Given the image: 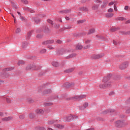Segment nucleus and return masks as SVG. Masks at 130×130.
Segmentation results:
<instances>
[{"mask_svg":"<svg viewBox=\"0 0 130 130\" xmlns=\"http://www.w3.org/2000/svg\"><path fill=\"white\" fill-rule=\"evenodd\" d=\"M109 80V78L107 77L104 78L103 80V83H101L99 85V87L100 89H107V88H109V87H111V83L110 82L108 81Z\"/></svg>","mask_w":130,"mask_h":130,"instance_id":"f257e3e1","label":"nucleus"},{"mask_svg":"<svg viewBox=\"0 0 130 130\" xmlns=\"http://www.w3.org/2000/svg\"><path fill=\"white\" fill-rule=\"evenodd\" d=\"M115 125L116 127H122L124 125L123 121L118 120L115 122Z\"/></svg>","mask_w":130,"mask_h":130,"instance_id":"f03ea898","label":"nucleus"},{"mask_svg":"<svg viewBox=\"0 0 130 130\" xmlns=\"http://www.w3.org/2000/svg\"><path fill=\"white\" fill-rule=\"evenodd\" d=\"M74 118H77V116L70 115L67 117H65L64 120H66V121H71V120H73Z\"/></svg>","mask_w":130,"mask_h":130,"instance_id":"7ed1b4c3","label":"nucleus"},{"mask_svg":"<svg viewBox=\"0 0 130 130\" xmlns=\"http://www.w3.org/2000/svg\"><path fill=\"white\" fill-rule=\"evenodd\" d=\"M85 97H86L85 95H81V96L77 95L75 97L70 98L69 100H80V99L85 98Z\"/></svg>","mask_w":130,"mask_h":130,"instance_id":"20e7f679","label":"nucleus"},{"mask_svg":"<svg viewBox=\"0 0 130 130\" xmlns=\"http://www.w3.org/2000/svg\"><path fill=\"white\" fill-rule=\"evenodd\" d=\"M127 67H128V63L127 62H125L120 65L119 69H120V70H124L125 69H126Z\"/></svg>","mask_w":130,"mask_h":130,"instance_id":"39448f33","label":"nucleus"},{"mask_svg":"<svg viewBox=\"0 0 130 130\" xmlns=\"http://www.w3.org/2000/svg\"><path fill=\"white\" fill-rule=\"evenodd\" d=\"M103 56H104V54H101L98 55H93L92 56V58L94 59H97L98 58H101V57H103Z\"/></svg>","mask_w":130,"mask_h":130,"instance_id":"423d86ee","label":"nucleus"},{"mask_svg":"<svg viewBox=\"0 0 130 130\" xmlns=\"http://www.w3.org/2000/svg\"><path fill=\"white\" fill-rule=\"evenodd\" d=\"M35 68V65L30 64L27 66L26 70L27 71H29V70H37V69H36Z\"/></svg>","mask_w":130,"mask_h":130,"instance_id":"0eeeda50","label":"nucleus"},{"mask_svg":"<svg viewBox=\"0 0 130 130\" xmlns=\"http://www.w3.org/2000/svg\"><path fill=\"white\" fill-rule=\"evenodd\" d=\"M13 119V117H6L3 119V120L5 121H9V120H12Z\"/></svg>","mask_w":130,"mask_h":130,"instance_id":"6e6552de","label":"nucleus"},{"mask_svg":"<svg viewBox=\"0 0 130 130\" xmlns=\"http://www.w3.org/2000/svg\"><path fill=\"white\" fill-rule=\"evenodd\" d=\"M36 112L38 113V114H43L44 113V111H43V110L42 109H38L37 110Z\"/></svg>","mask_w":130,"mask_h":130,"instance_id":"1a4fd4ad","label":"nucleus"},{"mask_svg":"<svg viewBox=\"0 0 130 130\" xmlns=\"http://www.w3.org/2000/svg\"><path fill=\"white\" fill-rule=\"evenodd\" d=\"M74 71H75V68H72L68 70H66L65 72L66 73H72V72H74Z\"/></svg>","mask_w":130,"mask_h":130,"instance_id":"9d476101","label":"nucleus"},{"mask_svg":"<svg viewBox=\"0 0 130 130\" xmlns=\"http://www.w3.org/2000/svg\"><path fill=\"white\" fill-rule=\"evenodd\" d=\"M52 64L53 67H57L59 66V63L56 61H53L52 62Z\"/></svg>","mask_w":130,"mask_h":130,"instance_id":"9b49d317","label":"nucleus"},{"mask_svg":"<svg viewBox=\"0 0 130 130\" xmlns=\"http://www.w3.org/2000/svg\"><path fill=\"white\" fill-rule=\"evenodd\" d=\"M113 16H114V14L113 13H108L106 14L107 18H112Z\"/></svg>","mask_w":130,"mask_h":130,"instance_id":"f8f14e48","label":"nucleus"},{"mask_svg":"<svg viewBox=\"0 0 130 130\" xmlns=\"http://www.w3.org/2000/svg\"><path fill=\"white\" fill-rule=\"evenodd\" d=\"M76 56V54H71L68 55L66 57L67 58H72V57H75Z\"/></svg>","mask_w":130,"mask_h":130,"instance_id":"ddd939ff","label":"nucleus"},{"mask_svg":"<svg viewBox=\"0 0 130 130\" xmlns=\"http://www.w3.org/2000/svg\"><path fill=\"white\" fill-rule=\"evenodd\" d=\"M122 35H130V30L127 32L125 31H122L121 32Z\"/></svg>","mask_w":130,"mask_h":130,"instance_id":"4468645a","label":"nucleus"},{"mask_svg":"<svg viewBox=\"0 0 130 130\" xmlns=\"http://www.w3.org/2000/svg\"><path fill=\"white\" fill-rule=\"evenodd\" d=\"M56 127L59 128L60 129H62L63 128V125H60L59 124H57L56 125Z\"/></svg>","mask_w":130,"mask_h":130,"instance_id":"2eb2a0df","label":"nucleus"},{"mask_svg":"<svg viewBox=\"0 0 130 130\" xmlns=\"http://www.w3.org/2000/svg\"><path fill=\"white\" fill-rule=\"evenodd\" d=\"M25 63V62L23 60H19L18 61V66H21V64H24Z\"/></svg>","mask_w":130,"mask_h":130,"instance_id":"dca6fc26","label":"nucleus"},{"mask_svg":"<svg viewBox=\"0 0 130 130\" xmlns=\"http://www.w3.org/2000/svg\"><path fill=\"white\" fill-rule=\"evenodd\" d=\"M95 32V29L94 28H92L89 30L88 32V34H92V33H94Z\"/></svg>","mask_w":130,"mask_h":130,"instance_id":"f3484780","label":"nucleus"},{"mask_svg":"<svg viewBox=\"0 0 130 130\" xmlns=\"http://www.w3.org/2000/svg\"><path fill=\"white\" fill-rule=\"evenodd\" d=\"M77 49H82L83 48V46L81 45H78L76 47Z\"/></svg>","mask_w":130,"mask_h":130,"instance_id":"a211bd4d","label":"nucleus"},{"mask_svg":"<svg viewBox=\"0 0 130 130\" xmlns=\"http://www.w3.org/2000/svg\"><path fill=\"white\" fill-rule=\"evenodd\" d=\"M52 103H46L45 104V106H51L52 105Z\"/></svg>","mask_w":130,"mask_h":130,"instance_id":"6ab92c4d","label":"nucleus"},{"mask_svg":"<svg viewBox=\"0 0 130 130\" xmlns=\"http://www.w3.org/2000/svg\"><path fill=\"white\" fill-rule=\"evenodd\" d=\"M53 42H54L53 40H49L46 42L45 43V44H47L48 43H53Z\"/></svg>","mask_w":130,"mask_h":130,"instance_id":"aec40b11","label":"nucleus"},{"mask_svg":"<svg viewBox=\"0 0 130 130\" xmlns=\"http://www.w3.org/2000/svg\"><path fill=\"white\" fill-rule=\"evenodd\" d=\"M62 12H63V13H64L65 14H68V13H70L71 12V10H66Z\"/></svg>","mask_w":130,"mask_h":130,"instance_id":"412c9836","label":"nucleus"},{"mask_svg":"<svg viewBox=\"0 0 130 130\" xmlns=\"http://www.w3.org/2000/svg\"><path fill=\"white\" fill-rule=\"evenodd\" d=\"M32 34V32L29 31L28 34H27V37L28 39H29V38H30V37H31V35Z\"/></svg>","mask_w":130,"mask_h":130,"instance_id":"4be33fe9","label":"nucleus"},{"mask_svg":"<svg viewBox=\"0 0 130 130\" xmlns=\"http://www.w3.org/2000/svg\"><path fill=\"white\" fill-rule=\"evenodd\" d=\"M98 9V5L93 6L92 7V10H97Z\"/></svg>","mask_w":130,"mask_h":130,"instance_id":"5701e85b","label":"nucleus"},{"mask_svg":"<svg viewBox=\"0 0 130 130\" xmlns=\"http://www.w3.org/2000/svg\"><path fill=\"white\" fill-rule=\"evenodd\" d=\"M48 23H49V24H51V25H53V21H52V20L49 19L48 20Z\"/></svg>","mask_w":130,"mask_h":130,"instance_id":"b1692460","label":"nucleus"},{"mask_svg":"<svg viewBox=\"0 0 130 130\" xmlns=\"http://www.w3.org/2000/svg\"><path fill=\"white\" fill-rule=\"evenodd\" d=\"M118 20H119L120 21H124L125 20V18H124V17H119L118 18Z\"/></svg>","mask_w":130,"mask_h":130,"instance_id":"393cba45","label":"nucleus"},{"mask_svg":"<svg viewBox=\"0 0 130 130\" xmlns=\"http://www.w3.org/2000/svg\"><path fill=\"white\" fill-rule=\"evenodd\" d=\"M26 46H27V43H22V47L23 48H25V47H26Z\"/></svg>","mask_w":130,"mask_h":130,"instance_id":"a878e982","label":"nucleus"},{"mask_svg":"<svg viewBox=\"0 0 130 130\" xmlns=\"http://www.w3.org/2000/svg\"><path fill=\"white\" fill-rule=\"evenodd\" d=\"M16 32V33H20V32H21V29L20 28H17Z\"/></svg>","mask_w":130,"mask_h":130,"instance_id":"bb28decb","label":"nucleus"},{"mask_svg":"<svg viewBox=\"0 0 130 130\" xmlns=\"http://www.w3.org/2000/svg\"><path fill=\"white\" fill-rule=\"evenodd\" d=\"M114 9L116 12H117V7H116V4L114 5Z\"/></svg>","mask_w":130,"mask_h":130,"instance_id":"cd10ccee","label":"nucleus"},{"mask_svg":"<svg viewBox=\"0 0 130 130\" xmlns=\"http://www.w3.org/2000/svg\"><path fill=\"white\" fill-rule=\"evenodd\" d=\"M45 52H46V49H43L40 51L41 53H45Z\"/></svg>","mask_w":130,"mask_h":130,"instance_id":"c85d7f7f","label":"nucleus"},{"mask_svg":"<svg viewBox=\"0 0 130 130\" xmlns=\"http://www.w3.org/2000/svg\"><path fill=\"white\" fill-rule=\"evenodd\" d=\"M22 3H23L24 4H25L26 5H27V4H28V1H27L26 0H21Z\"/></svg>","mask_w":130,"mask_h":130,"instance_id":"c756f323","label":"nucleus"},{"mask_svg":"<svg viewBox=\"0 0 130 130\" xmlns=\"http://www.w3.org/2000/svg\"><path fill=\"white\" fill-rule=\"evenodd\" d=\"M108 12L109 13H112L113 12V9L112 8H110L108 10Z\"/></svg>","mask_w":130,"mask_h":130,"instance_id":"7c9ffc66","label":"nucleus"},{"mask_svg":"<svg viewBox=\"0 0 130 130\" xmlns=\"http://www.w3.org/2000/svg\"><path fill=\"white\" fill-rule=\"evenodd\" d=\"M110 30L111 32H114V31H116V28L113 27L110 29Z\"/></svg>","mask_w":130,"mask_h":130,"instance_id":"2f4dec72","label":"nucleus"},{"mask_svg":"<svg viewBox=\"0 0 130 130\" xmlns=\"http://www.w3.org/2000/svg\"><path fill=\"white\" fill-rule=\"evenodd\" d=\"M126 113H130V108H128L126 110Z\"/></svg>","mask_w":130,"mask_h":130,"instance_id":"473e14b6","label":"nucleus"},{"mask_svg":"<svg viewBox=\"0 0 130 130\" xmlns=\"http://www.w3.org/2000/svg\"><path fill=\"white\" fill-rule=\"evenodd\" d=\"M83 106H84V108H86V107H88V103H85L84 104Z\"/></svg>","mask_w":130,"mask_h":130,"instance_id":"72a5a7b5","label":"nucleus"},{"mask_svg":"<svg viewBox=\"0 0 130 130\" xmlns=\"http://www.w3.org/2000/svg\"><path fill=\"white\" fill-rule=\"evenodd\" d=\"M85 22V20H79L78 21V24H80L81 23H84Z\"/></svg>","mask_w":130,"mask_h":130,"instance_id":"f704fd0d","label":"nucleus"},{"mask_svg":"<svg viewBox=\"0 0 130 130\" xmlns=\"http://www.w3.org/2000/svg\"><path fill=\"white\" fill-rule=\"evenodd\" d=\"M28 102L29 103H33V102H34V101L32 99H30L28 100Z\"/></svg>","mask_w":130,"mask_h":130,"instance_id":"c9c22d12","label":"nucleus"},{"mask_svg":"<svg viewBox=\"0 0 130 130\" xmlns=\"http://www.w3.org/2000/svg\"><path fill=\"white\" fill-rule=\"evenodd\" d=\"M88 48H90V46L87 45L86 46L84 47V49H88Z\"/></svg>","mask_w":130,"mask_h":130,"instance_id":"e433bc0d","label":"nucleus"},{"mask_svg":"<svg viewBox=\"0 0 130 130\" xmlns=\"http://www.w3.org/2000/svg\"><path fill=\"white\" fill-rule=\"evenodd\" d=\"M20 19L21 20V21H25V18L22 16H20Z\"/></svg>","mask_w":130,"mask_h":130,"instance_id":"4c0bfd02","label":"nucleus"},{"mask_svg":"<svg viewBox=\"0 0 130 130\" xmlns=\"http://www.w3.org/2000/svg\"><path fill=\"white\" fill-rule=\"evenodd\" d=\"M124 10H125V11H127V10H128V6H126L125 7V8H124Z\"/></svg>","mask_w":130,"mask_h":130,"instance_id":"58836bf2","label":"nucleus"},{"mask_svg":"<svg viewBox=\"0 0 130 130\" xmlns=\"http://www.w3.org/2000/svg\"><path fill=\"white\" fill-rule=\"evenodd\" d=\"M7 102L8 103H11V100L9 99H7Z\"/></svg>","mask_w":130,"mask_h":130,"instance_id":"ea45409f","label":"nucleus"},{"mask_svg":"<svg viewBox=\"0 0 130 130\" xmlns=\"http://www.w3.org/2000/svg\"><path fill=\"white\" fill-rule=\"evenodd\" d=\"M35 22H36V23H39V22H40V20H39V19H38V21H37V20H36V19H35Z\"/></svg>","mask_w":130,"mask_h":130,"instance_id":"a19ab883","label":"nucleus"},{"mask_svg":"<svg viewBox=\"0 0 130 130\" xmlns=\"http://www.w3.org/2000/svg\"><path fill=\"white\" fill-rule=\"evenodd\" d=\"M37 38H41V37H42L41 35H38L37 36Z\"/></svg>","mask_w":130,"mask_h":130,"instance_id":"79ce46f5","label":"nucleus"},{"mask_svg":"<svg viewBox=\"0 0 130 130\" xmlns=\"http://www.w3.org/2000/svg\"><path fill=\"white\" fill-rule=\"evenodd\" d=\"M46 129H45V128L43 127H41L40 128V130H46Z\"/></svg>","mask_w":130,"mask_h":130,"instance_id":"37998d69","label":"nucleus"},{"mask_svg":"<svg viewBox=\"0 0 130 130\" xmlns=\"http://www.w3.org/2000/svg\"><path fill=\"white\" fill-rule=\"evenodd\" d=\"M57 43H59V44H60L61 43V41L60 40H58L56 41Z\"/></svg>","mask_w":130,"mask_h":130,"instance_id":"c03bdc74","label":"nucleus"},{"mask_svg":"<svg viewBox=\"0 0 130 130\" xmlns=\"http://www.w3.org/2000/svg\"><path fill=\"white\" fill-rule=\"evenodd\" d=\"M48 48H49V49H53V47H52V46H50L48 47Z\"/></svg>","mask_w":130,"mask_h":130,"instance_id":"a18cd8bd","label":"nucleus"},{"mask_svg":"<svg viewBox=\"0 0 130 130\" xmlns=\"http://www.w3.org/2000/svg\"><path fill=\"white\" fill-rule=\"evenodd\" d=\"M113 42L114 44H115V45H117L118 43H117V42H116V41H113Z\"/></svg>","mask_w":130,"mask_h":130,"instance_id":"49530a36","label":"nucleus"},{"mask_svg":"<svg viewBox=\"0 0 130 130\" xmlns=\"http://www.w3.org/2000/svg\"><path fill=\"white\" fill-rule=\"evenodd\" d=\"M114 3L113 2H111L109 3V6H112V5H114Z\"/></svg>","mask_w":130,"mask_h":130,"instance_id":"de8ad7c7","label":"nucleus"},{"mask_svg":"<svg viewBox=\"0 0 130 130\" xmlns=\"http://www.w3.org/2000/svg\"><path fill=\"white\" fill-rule=\"evenodd\" d=\"M90 42H91V41H90V40H87V41H86V42H85V43H87V44L90 43Z\"/></svg>","mask_w":130,"mask_h":130,"instance_id":"09e8293b","label":"nucleus"},{"mask_svg":"<svg viewBox=\"0 0 130 130\" xmlns=\"http://www.w3.org/2000/svg\"><path fill=\"white\" fill-rule=\"evenodd\" d=\"M11 15L12 16V17L14 18V19L15 20H16V17H15V16L13 15V14L11 13Z\"/></svg>","mask_w":130,"mask_h":130,"instance_id":"8fccbe9b","label":"nucleus"},{"mask_svg":"<svg viewBox=\"0 0 130 130\" xmlns=\"http://www.w3.org/2000/svg\"><path fill=\"white\" fill-rule=\"evenodd\" d=\"M66 20H67V21H69L70 20V17H66Z\"/></svg>","mask_w":130,"mask_h":130,"instance_id":"3c124183","label":"nucleus"},{"mask_svg":"<svg viewBox=\"0 0 130 130\" xmlns=\"http://www.w3.org/2000/svg\"><path fill=\"white\" fill-rule=\"evenodd\" d=\"M110 95H114V92H110Z\"/></svg>","mask_w":130,"mask_h":130,"instance_id":"603ef678","label":"nucleus"},{"mask_svg":"<svg viewBox=\"0 0 130 130\" xmlns=\"http://www.w3.org/2000/svg\"><path fill=\"white\" fill-rule=\"evenodd\" d=\"M54 123L53 121H50V122H49V124H52V123Z\"/></svg>","mask_w":130,"mask_h":130,"instance_id":"864d4df0","label":"nucleus"},{"mask_svg":"<svg viewBox=\"0 0 130 130\" xmlns=\"http://www.w3.org/2000/svg\"><path fill=\"white\" fill-rule=\"evenodd\" d=\"M126 23H128V24H130V19H129V20H128L126 21Z\"/></svg>","mask_w":130,"mask_h":130,"instance_id":"5fc2aeb1","label":"nucleus"},{"mask_svg":"<svg viewBox=\"0 0 130 130\" xmlns=\"http://www.w3.org/2000/svg\"><path fill=\"white\" fill-rule=\"evenodd\" d=\"M59 24L57 25L56 26H55V28H59Z\"/></svg>","mask_w":130,"mask_h":130,"instance_id":"6e6d98bb","label":"nucleus"},{"mask_svg":"<svg viewBox=\"0 0 130 130\" xmlns=\"http://www.w3.org/2000/svg\"><path fill=\"white\" fill-rule=\"evenodd\" d=\"M3 83H4V81L0 80V84H3Z\"/></svg>","mask_w":130,"mask_h":130,"instance_id":"4d7b16f0","label":"nucleus"},{"mask_svg":"<svg viewBox=\"0 0 130 130\" xmlns=\"http://www.w3.org/2000/svg\"><path fill=\"white\" fill-rule=\"evenodd\" d=\"M43 1V2H48V1H50V0H42Z\"/></svg>","mask_w":130,"mask_h":130,"instance_id":"13d9d810","label":"nucleus"},{"mask_svg":"<svg viewBox=\"0 0 130 130\" xmlns=\"http://www.w3.org/2000/svg\"><path fill=\"white\" fill-rule=\"evenodd\" d=\"M94 2L96 3V2H99V3L100 2L99 0H94Z\"/></svg>","mask_w":130,"mask_h":130,"instance_id":"bf43d9fd","label":"nucleus"},{"mask_svg":"<svg viewBox=\"0 0 130 130\" xmlns=\"http://www.w3.org/2000/svg\"><path fill=\"white\" fill-rule=\"evenodd\" d=\"M17 14H18V15H21V13H20V12H17Z\"/></svg>","mask_w":130,"mask_h":130,"instance_id":"052dcab7","label":"nucleus"},{"mask_svg":"<svg viewBox=\"0 0 130 130\" xmlns=\"http://www.w3.org/2000/svg\"><path fill=\"white\" fill-rule=\"evenodd\" d=\"M100 38H103V37H102V36L100 37Z\"/></svg>","mask_w":130,"mask_h":130,"instance_id":"680f3d73","label":"nucleus"},{"mask_svg":"<svg viewBox=\"0 0 130 130\" xmlns=\"http://www.w3.org/2000/svg\"><path fill=\"white\" fill-rule=\"evenodd\" d=\"M34 11H30V13H34Z\"/></svg>","mask_w":130,"mask_h":130,"instance_id":"e2e57ef3","label":"nucleus"},{"mask_svg":"<svg viewBox=\"0 0 130 130\" xmlns=\"http://www.w3.org/2000/svg\"><path fill=\"white\" fill-rule=\"evenodd\" d=\"M114 110H113L112 111V112H114Z\"/></svg>","mask_w":130,"mask_h":130,"instance_id":"0e129e2a","label":"nucleus"},{"mask_svg":"<svg viewBox=\"0 0 130 130\" xmlns=\"http://www.w3.org/2000/svg\"><path fill=\"white\" fill-rule=\"evenodd\" d=\"M14 23H16V20H14Z\"/></svg>","mask_w":130,"mask_h":130,"instance_id":"69168bd1","label":"nucleus"},{"mask_svg":"<svg viewBox=\"0 0 130 130\" xmlns=\"http://www.w3.org/2000/svg\"><path fill=\"white\" fill-rule=\"evenodd\" d=\"M20 118H22V116H21L20 117Z\"/></svg>","mask_w":130,"mask_h":130,"instance_id":"338daca9","label":"nucleus"},{"mask_svg":"<svg viewBox=\"0 0 130 130\" xmlns=\"http://www.w3.org/2000/svg\"><path fill=\"white\" fill-rule=\"evenodd\" d=\"M6 71H9V69H6Z\"/></svg>","mask_w":130,"mask_h":130,"instance_id":"774afa93","label":"nucleus"}]
</instances>
